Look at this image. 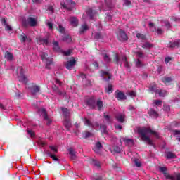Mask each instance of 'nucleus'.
<instances>
[{
    "instance_id": "774afa93",
    "label": "nucleus",
    "mask_w": 180,
    "mask_h": 180,
    "mask_svg": "<svg viewBox=\"0 0 180 180\" xmlns=\"http://www.w3.org/2000/svg\"><path fill=\"white\" fill-rule=\"evenodd\" d=\"M47 26H48V27H49L51 30L53 29V23H52V22H47Z\"/></svg>"
},
{
    "instance_id": "72a5a7b5",
    "label": "nucleus",
    "mask_w": 180,
    "mask_h": 180,
    "mask_svg": "<svg viewBox=\"0 0 180 180\" xmlns=\"http://www.w3.org/2000/svg\"><path fill=\"white\" fill-rule=\"evenodd\" d=\"M103 58L105 63H110V61H112L110 57H109V56L106 53L103 54Z\"/></svg>"
},
{
    "instance_id": "4468645a",
    "label": "nucleus",
    "mask_w": 180,
    "mask_h": 180,
    "mask_svg": "<svg viewBox=\"0 0 180 180\" xmlns=\"http://www.w3.org/2000/svg\"><path fill=\"white\" fill-rule=\"evenodd\" d=\"M124 117H126V115L123 113H118L115 115V119L119 123H123L124 122Z\"/></svg>"
},
{
    "instance_id": "f704fd0d",
    "label": "nucleus",
    "mask_w": 180,
    "mask_h": 180,
    "mask_svg": "<svg viewBox=\"0 0 180 180\" xmlns=\"http://www.w3.org/2000/svg\"><path fill=\"white\" fill-rule=\"evenodd\" d=\"M167 158L168 160H172L173 158H176V155H175V154L172 153V152H167Z\"/></svg>"
},
{
    "instance_id": "4d7b16f0",
    "label": "nucleus",
    "mask_w": 180,
    "mask_h": 180,
    "mask_svg": "<svg viewBox=\"0 0 180 180\" xmlns=\"http://www.w3.org/2000/svg\"><path fill=\"white\" fill-rule=\"evenodd\" d=\"M172 176H174L176 180H180V173H175Z\"/></svg>"
},
{
    "instance_id": "e433bc0d",
    "label": "nucleus",
    "mask_w": 180,
    "mask_h": 180,
    "mask_svg": "<svg viewBox=\"0 0 180 180\" xmlns=\"http://www.w3.org/2000/svg\"><path fill=\"white\" fill-rule=\"evenodd\" d=\"M162 82H164V84L167 85V84H169V82H172V78L165 77L162 79Z\"/></svg>"
},
{
    "instance_id": "09e8293b",
    "label": "nucleus",
    "mask_w": 180,
    "mask_h": 180,
    "mask_svg": "<svg viewBox=\"0 0 180 180\" xmlns=\"http://www.w3.org/2000/svg\"><path fill=\"white\" fill-rule=\"evenodd\" d=\"M112 150L115 153H119L122 151V149H120V147L115 146H113Z\"/></svg>"
},
{
    "instance_id": "bb28decb",
    "label": "nucleus",
    "mask_w": 180,
    "mask_h": 180,
    "mask_svg": "<svg viewBox=\"0 0 180 180\" xmlns=\"http://www.w3.org/2000/svg\"><path fill=\"white\" fill-rule=\"evenodd\" d=\"M27 22L30 26H35L37 22L36 21V18L30 17L27 19Z\"/></svg>"
},
{
    "instance_id": "6e6552de",
    "label": "nucleus",
    "mask_w": 180,
    "mask_h": 180,
    "mask_svg": "<svg viewBox=\"0 0 180 180\" xmlns=\"http://www.w3.org/2000/svg\"><path fill=\"white\" fill-rule=\"evenodd\" d=\"M84 122L85 124H86L87 126H89L91 129H94V130H98V129H99V123L98 122L92 123L91 120H89L86 117L84 119Z\"/></svg>"
},
{
    "instance_id": "6ab92c4d",
    "label": "nucleus",
    "mask_w": 180,
    "mask_h": 180,
    "mask_svg": "<svg viewBox=\"0 0 180 180\" xmlns=\"http://www.w3.org/2000/svg\"><path fill=\"white\" fill-rule=\"evenodd\" d=\"M148 115L151 116L153 119H157L158 117V112L155 110L151 108L148 112Z\"/></svg>"
},
{
    "instance_id": "338daca9",
    "label": "nucleus",
    "mask_w": 180,
    "mask_h": 180,
    "mask_svg": "<svg viewBox=\"0 0 180 180\" xmlns=\"http://www.w3.org/2000/svg\"><path fill=\"white\" fill-rule=\"evenodd\" d=\"M71 52H72L71 49H69V50L64 52V55L65 56H70L71 54Z\"/></svg>"
},
{
    "instance_id": "69168bd1",
    "label": "nucleus",
    "mask_w": 180,
    "mask_h": 180,
    "mask_svg": "<svg viewBox=\"0 0 180 180\" xmlns=\"http://www.w3.org/2000/svg\"><path fill=\"white\" fill-rule=\"evenodd\" d=\"M86 86H92V82H91V80L86 81Z\"/></svg>"
},
{
    "instance_id": "393cba45",
    "label": "nucleus",
    "mask_w": 180,
    "mask_h": 180,
    "mask_svg": "<svg viewBox=\"0 0 180 180\" xmlns=\"http://www.w3.org/2000/svg\"><path fill=\"white\" fill-rule=\"evenodd\" d=\"M88 29H89V27H88V25L83 24V25H82V26L80 27V30H79V33L80 34H82V33H85V32H86V30H88Z\"/></svg>"
},
{
    "instance_id": "423d86ee",
    "label": "nucleus",
    "mask_w": 180,
    "mask_h": 180,
    "mask_svg": "<svg viewBox=\"0 0 180 180\" xmlns=\"http://www.w3.org/2000/svg\"><path fill=\"white\" fill-rule=\"evenodd\" d=\"M114 61L117 64H120V63H123L125 67H129V64L127 63V58L124 56H122V58H120L119 56H117V54H115L114 58Z\"/></svg>"
},
{
    "instance_id": "864d4df0",
    "label": "nucleus",
    "mask_w": 180,
    "mask_h": 180,
    "mask_svg": "<svg viewBox=\"0 0 180 180\" xmlns=\"http://www.w3.org/2000/svg\"><path fill=\"white\" fill-rule=\"evenodd\" d=\"M105 20H108V21L112 20V15L110 13H106Z\"/></svg>"
},
{
    "instance_id": "39448f33",
    "label": "nucleus",
    "mask_w": 180,
    "mask_h": 180,
    "mask_svg": "<svg viewBox=\"0 0 180 180\" xmlns=\"http://www.w3.org/2000/svg\"><path fill=\"white\" fill-rule=\"evenodd\" d=\"M49 148L51 152H50L49 150H46V154H47V155H49L50 158H52L53 161H58V158H57V156H56L55 155L56 153H58V148H57V146H50Z\"/></svg>"
},
{
    "instance_id": "4c0bfd02",
    "label": "nucleus",
    "mask_w": 180,
    "mask_h": 180,
    "mask_svg": "<svg viewBox=\"0 0 180 180\" xmlns=\"http://www.w3.org/2000/svg\"><path fill=\"white\" fill-rule=\"evenodd\" d=\"M75 63H76L75 59L70 60L69 62H68L66 68H70V67H72L75 65Z\"/></svg>"
},
{
    "instance_id": "aec40b11",
    "label": "nucleus",
    "mask_w": 180,
    "mask_h": 180,
    "mask_svg": "<svg viewBox=\"0 0 180 180\" xmlns=\"http://www.w3.org/2000/svg\"><path fill=\"white\" fill-rule=\"evenodd\" d=\"M63 124L68 130H70V129H71V126H72L71 121L70 120V118H65Z\"/></svg>"
},
{
    "instance_id": "5fc2aeb1",
    "label": "nucleus",
    "mask_w": 180,
    "mask_h": 180,
    "mask_svg": "<svg viewBox=\"0 0 180 180\" xmlns=\"http://www.w3.org/2000/svg\"><path fill=\"white\" fill-rule=\"evenodd\" d=\"M60 33H65V29L64 28V27L59 25V29H58Z\"/></svg>"
},
{
    "instance_id": "2eb2a0df",
    "label": "nucleus",
    "mask_w": 180,
    "mask_h": 180,
    "mask_svg": "<svg viewBox=\"0 0 180 180\" xmlns=\"http://www.w3.org/2000/svg\"><path fill=\"white\" fill-rule=\"evenodd\" d=\"M69 154L70 155V160L75 161L77 160V155H75V150L72 148L68 149Z\"/></svg>"
},
{
    "instance_id": "1a4fd4ad",
    "label": "nucleus",
    "mask_w": 180,
    "mask_h": 180,
    "mask_svg": "<svg viewBox=\"0 0 180 180\" xmlns=\"http://www.w3.org/2000/svg\"><path fill=\"white\" fill-rule=\"evenodd\" d=\"M101 77L105 80V81H110L112 79V74L108 71H103L101 70L100 72Z\"/></svg>"
},
{
    "instance_id": "e2e57ef3",
    "label": "nucleus",
    "mask_w": 180,
    "mask_h": 180,
    "mask_svg": "<svg viewBox=\"0 0 180 180\" xmlns=\"http://www.w3.org/2000/svg\"><path fill=\"white\" fill-rule=\"evenodd\" d=\"M173 126H174L175 127H180V122H173Z\"/></svg>"
},
{
    "instance_id": "37998d69",
    "label": "nucleus",
    "mask_w": 180,
    "mask_h": 180,
    "mask_svg": "<svg viewBox=\"0 0 180 180\" xmlns=\"http://www.w3.org/2000/svg\"><path fill=\"white\" fill-rule=\"evenodd\" d=\"M136 37L139 40H146V36L143 34H140V33L136 34Z\"/></svg>"
},
{
    "instance_id": "5701e85b",
    "label": "nucleus",
    "mask_w": 180,
    "mask_h": 180,
    "mask_svg": "<svg viewBox=\"0 0 180 180\" xmlns=\"http://www.w3.org/2000/svg\"><path fill=\"white\" fill-rule=\"evenodd\" d=\"M62 112L63 113V116L65 119H70V110L63 108H62Z\"/></svg>"
},
{
    "instance_id": "58836bf2",
    "label": "nucleus",
    "mask_w": 180,
    "mask_h": 180,
    "mask_svg": "<svg viewBox=\"0 0 180 180\" xmlns=\"http://www.w3.org/2000/svg\"><path fill=\"white\" fill-rule=\"evenodd\" d=\"M159 170L160 172L163 173L164 176H165V174H168L167 171H168V169L166 167H159Z\"/></svg>"
},
{
    "instance_id": "20e7f679",
    "label": "nucleus",
    "mask_w": 180,
    "mask_h": 180,
    "mask_svg": "<svg viewBox=\"0 0 180 180\" xmlns=\"http://www.w3.org/2000/svg\"><path fill=\"white\" fill-rule=\"evenodd\" d=\"M149 91L153 94H155V95L159 94V96H167V91L163 89H157V84L155 83H151L149 86Z\"/></svg>"
},
{
    "instance_id": "a878e982",
    "label": "nucleus",
    "mask_w": 180,
    "mask_h": 180,
    "mask_svg": "<svg viewBox=\"0 0 180 180\" xmlns=\"http://www.w3.org/2000/svg\"><path fill=\"white\" fill-rule=\"evenodd\" d=\"M179 46H180V40L176 39V41H174L170 44L169 47H171V49H175V47H179Z\"/></svg>"
},
{
    "instance_id": "4be33fe9",
    "label": "nucleus",
    "mask_w": 180,
    "mask_h": 180,
    "mask_svg": "<svg viewBox=\"0 0 180 180\" xmlns=\"http://www.w3.org/2000/svg\"><path fill=\"white\" fill-rule=\"evenodd\" d=\"M100 129L103 134H109V132L108 131V127L105 124H100Z\"/></svg>"
},
{
    "instance_id": "de8ad7c7",
    "label": "nucleus",
    "mask_w": 180,
    "mask_h": 180,
    "mask_svg": "<svg viewBox=\"0 0 180 180\" xmlns=\"http://www.w3.org/2000/svg\"><path fill=\"white\" fill-rule=\"evenodd\" d=\"M127 95H129V96H131V98H134L136 97V91H127Z\"/></svg>"
},
{
    "instance_id": "052dcab7",
    "label": "nucleus",
    "mask_w": 180,
    "mask_h": 180,
    "mask_svg": "<svg viewBox=\"0 0 180 180\" xmlns=\"http://www.w3.org/2000/svg\"><path fill=\"white\" fill-rule=\"evenodd\" d=\"M171 20H172L173 22H178V21H179V18L176 17V16H172L171 18Z\"/></svg>"
},
{
    "instance_id": "ddd939ff",
    "label": "nucleus",
    "mask_w": 180,
    "mask_h": 180,
    "mask_svg": "<svg viewBox=\"0 0 180 180\" xmlns=\"http://www.w3.org/2000/svg\"><path fill=\"white\" fill-rule=\"evenodd\" d=\"M118 40L120 41H126L127 40V34L123 30H120L117 34Z\"/></svg>"
},
{
    "instance_id": "9b49d317",
    "label": "nucleus",
    "mask_w": 180,
    "mask_h": 180,
    "mask_svg": "<svg viewBox=\"0 0 180 180\" xmlns=\"http://www.w3.org/2000/svg\"><path fill=\"white\" fill-rule=\"evenodd\" d=\"M60 5L63 8H65V9L71 10V6L74 5V3L72 2V0H64V1L60 3Z\"/></svg>"
},
{
    "instance_id": "13d9d810",
    "label": "nucleus",
    "mask_w": 180,
    "mask_h": 180,
    "mask_svg": "<svg viewBox=\"0 0 180 180\" xmlns=\"http://www.w3.org/2000/svg\"><path fill=\"white\" fill-rule=\"evenodd\" d=\"M6 30L7 31V32H11V30H12V27H11L9 25H8V24H6Z\"/></svg>"
},
{
    "instance_id": "7ed1b4c3",
    "label": "nucleus",
    "mask_w": 180,
    "mask_h": 180,
    "mask_svg": "<svg viewBox=\"0 0 180 180\" xmlns=\"http://www.w3.org/2000/svg\"><path fill=\"white\" fill-rule=\"evenodd\" d=\"M15 72L20 82H22V84H25V85L27 84V82H29V79H27V77L25 75V69L18 68L16 69Z\"/></svg>"
},
{
    "instance_id": "473e14b6",
    "label": "nucleus",
    "mask_w": 180,
    "mask_h": 180,
    "mask_svg": "<svg viewBox=\"0 0 180 180\" xmlns=\"http://www.w3.org/2000/svg\"><path fill=\"white\" fill-rule=\"evenodd\" d=\"M5 58H6L8 61H12V59L13 58V56L10 52H6L5 53Z\"/></svg>"
},
{
    "instance_id": "603ef678",
    "label": "nucleus",
    "mask_w": 180,
    "mask_h": 180,
    "mask_svg": "<svg viewBox=\"0 0 180 180\" xmlns=\"http://www.w3.org/2000/svg\"><path fill=\"white\" fill-rule=\"evenodd\" d=\"M27 133L31 136V137H34L36 134H34V131L32 130H27Z\"/></svg>"
},
{
    "instance_id": "9d476101",
    "label": "nucleus",
    "mask_w": 180,
    "mask_h": 180,
    "mask_svg": "<svg viewBox=\"0 0 180 180\" xmlns=\"http://www.w3.org/2000/svg\"><path fill=\"white\" fill-rule=\"evenodd\" d=\"M115 95L117 101H126V99H127V97L122 91H117L115 92Z\"/></svg>"
},
{
    "instance_id": "bf43d9fd",
    "label": "nucleus",
    "mask_w": 180,
    "mask_h": 180,
    "mask_svg": "<svg viewBox=\"0 0 180 180\" xmlns=\"http://www.w3.org/2000/svg\"><path fill=\"white\" fill-rule=\"evenodd\" d=\"M154 103L155 105L159 106L160 105H161V103H162V101L161 100H155Z\"/></svg>"
},
{
    "instance_id": "b1692460",
    "label": "nucleus",
    "mask_w": 180,
    "mask_h": 180,
    "mask_svg": "<svg viewBox=\"0 0 180 180\" xmlns=\"http://www.w3.org/2000/svg\"><path fill=\"white\" fill-rule=\"evenodd\" d=\"M20 41L22 43H25V41L30 42L32 41V39H30V37H27L25 34H22L20 35Z\"/></svg>"
},
{
    "instance_id": "c03bdc74",
    "label": "nucleus",
    "mask_w": 180,
    "mask_h": 180,
    "mask_svg": "<svg viewBox=\"0 0 180 180\" xmlns=\"http://www.w3.org/2000/svg\"><path fill=\"white\" fill-rule=\"evenodd\" d=\"M53 49L55 51H60V46H58V42L57 41L53 42Z\"/></svg>"
},
{
    "instance_id": "f257e3e1",
    "label": "nucleus",
    "mask_w": 180,
    "mask_h": 180,
    "mask_svg": "<svg viewBox=\"0 0 180 180\" xmlns=\"http://www.w3.org/2000/svg\"><path fill=\"white\" fill-rule=\"evenodd\" d=\"M138 133L143 141L147 143L149 146H154V142L150 138V136H147V134H153L156 139H160V134L158 132L153 131L150 127H141L138 129Z\"/></svg>"
},
{
    "instance_id": "c85d7f7f",
    "label": "nucleus",
    "mask_w": 180,
    "mask_h": 180,
    "mask_svg": "<svg viewBox=\"0 0 180 180\" xmlns=\"http://www.w3.org/2000/svg\"><path fill=\"white\" fill-rule=\"evenodd\" d=\"M123 141L125 146H133V139L123 138Z\"/></svg>"
},
{
    "instance_id": "a18cd8bd",
    "label": "nucleus",
    "mask_w": 180,
    "mask_h": 180,
    "mask_svg": "<svg viewBox=\"0 0 180 180\" xmlns=\"http://www.w3.org/2000/svg\"><path fill=\"white\" fill-rule=\"evenodd\" d=\"M38 144L40 147H41L42 148L46 147V146H47V142L44 141H38Z\"/></svg>"
},
{
    "instance_id": "c756f323",
    "label": "nucleus",
    "mask_w": 180,
    "mask_h": 180,
    "mask_svg": "<svg viewBox=\"0 0 180 180\" xmlns=\"http://www.w3.org/2000/svg\"><path fill=\"white\" fill-rule=\"evenodd\" d=\"M63 41H65V43H71L72 41V39L71 38V36L70 35H65L63 39Z\"/></svg>"
},
{
    "instance_id": "7c9ffc66",
    "label": "nucleus",
    "mask_w": 180,
    "mask_h": 180,
    "mask_svg": "<svg viewBox=\"0 0 180 180\" xmlns=\"http://www.w3.org/2000/svg\"><path fill=\"white\" fill-rule=\"evenodd\" d=\"M104 2H105V5L108 8L105 11H109V10H110L113 8V5L112 4V1H107L106 0H104Z\"/></svg>"
},
{
    "instance_id": "8fccbe9b",
    "label": "nucleus",
    "mask_w": 180,
    "mask_h": 180,
    "mask_svg": "<svg viewBox=\"0 0 180 180\" xmlns=\"http://www.w3.org/2000/svg\"><path fill=\"white\" fill-rule=\"evenodd\" d=\"M113 86L112 84H109L108 88L106 89V92L108 94H111V92H113Z\"/></svg>"
},
{
    "instance_id": "2f4dec72",
    "label": "nucleus",
    "mask_w": 180,
    "mask_h": 180,
    "mask_svg": "<svg viewBox=\"0 0 180 180\" xmlns=\"http://www.w3.org/2000/svg\"><path fill=\"white\" fill-rule=\"evenodd\" d=\"M165 178L167 180H176L172 174H169V173H165Z\"/></svg>"
},
{
    "instance_id": "49530a36",
    "label": "nucleus",
    "mask_w": 180,
    "mask_h": 180,
    "mask_svg": "<svg viewBox=\"0 0 180 180\" xmlns=\"http://www.w3.org/2000/svg\"><path fill=\"white\" fill-rule=\"evenodd\" d=\"M104 118L105 120H107L108 123H112V118L109 115H106V113H104Z\"/></svg>"
},
{
    "instance_id": "cd10ccee",
    "label": "nucleus",
    "mask_w": 180,
    "mask_h": 180,
    "mask_svg": "<svg viewBox=\"0 0 180 180\" xmlns=\"http://www.w3.org/2000/svg\"><path fill=\"white\" fill-rule=\"evenodd\" d=\"M102 143H101V142H97L95 145V147L94 148V151H95V153H99V151L101 150V148H102Z\"/></svg>"
},
{
    "instance_id": "f3484780",
    "label": "nucleus",
    "mask_w": 180,
    "mask_h": 180,
    "mask_svg": "<svg viewBox=\"0 0 180 180\" xmlns=\"http://www.w3.org/2000/svg\"><path fill=\"white\" fill-rule=\"evenodd\" d=\"M69 22H70V25L75 27L78 26V19L75 17H70L69 18Z\"/></svg>"
},
{
    "instance_id": "0eeeda50",
    "label": "nucleus",
    "mask_w": 180,
    "mask_h": 180,
    "mask_svg": "<svg viewBox=\"0 0 180 180\" xmlns=\"http://www.w3.org/2000/svg\"><path fill=\"white\" fill-rule=\"evenodd\" d=\"M39 113H41L44 120H46L47 123V126H50V124H51V119H50V117H49V115H47V111L46 110V109L44 108H39Z\"/></svg>"
},
{
    "instance_id": "680f3d73",
    "label": "nucleus",
    "mask_w": 180,
    "mask_h": 180,
    "mask_svg": "<svg viewBox=\"0 0 180 180\" xmlns=\"http://www.w3.org/2000/svg\"><path fill=\"white\" fill-rule=\"evenodd\" d=\"M172 60V58L171 57L165 58V62L166 64H168V63H169V61H171Z\"/></svg>"
},
{
    "instance_id": "79ce46f5",
    "label": "nucleus",
    "mask_w": 180,
    "mask_h": 180,
    "mask_svg": "<svg viewBox=\"0 0 180 180\" xmlns=\"http://www.w3.org/2000/svg\"><path fill=\"white\" fill-rule=\"evenodd\" d=\"M83 136H84V139H88V137L92 136L93 134H92V133L86 131H84V132L83 133Z\"/></svg>"
},
{
    "instance_id": "0e129e2a",
    "label": "nucleus",
    "mask_w": 180,
    "mask_h": 180,
    "mask_svg": "<svg viewBox=\"0 0 180 180\" xmlns=\"http://www.w3.org/2000/svg\"><path fill=\"white\" fill-rule=\"evenodd\" d=\"M94 165L97 167V168H101V162L94 161Z\"/></svg>"
},
{
    "instance_id": "dca6fc26",
    "label": "nucleus",
    "mask_w": 180,
    "mask_h": 180,
    "mask_svg": "<svg viewBox=\"0 0 180 180\" xmlns=\"http://www.w3.org/2000/svg\"><path fill=\"white\" fill-rule=\"evenodd\" d=\"M30 89L32 95H36L37 93L40 92V86H32Z\"/></svg>"
},
{
    "instance_id": "6e6d98bb",
    "label": "nucleus",
    "mask_w": 180,
    "mask_h": 180,
    "mask_svg": "<svg viewBox=\"0 0 180 180\" xmlns=\"http://www.w3.org/2000/svg\"><path fill=\"white\" fill-rule=\"evenodd\" d=\"M124 5H125V6H129V5H131V1H130V0H124Z\"/></svg>"
},
{
    "instance_id": "f03ea898",
    "label": "nucleus",
    "mask_w": 180,
    "mask_h": 180,
    "mask_svg": "<svg viewBox=\"0 0 180 180\" xmlns=\"http://www.w3.org/2000/svg\"><path fill=\"white\" fill-rule=\"evenodd\" d=\"M85 103L90 109H98L101 111L103 109V101L101 100H97L95 96L89 97L85 98Z\"/></svg>"
},
{
    "instance_id": "a211bd4d",
    "label": "nucleus",
    "mask_w": 180,
    "mask_h": 180,
    "mask_svg": "<svg viewBox=\"0 0 180 180\" xmlns=\"http://www.w3.org/2000/svg\"><path fill=\"white\" fill-rule=\"evenodd\" d=\"M37 43L38 44H45V45H47V44H49V39L47 38L39 37V38L37 39Z\"/></svg>"
},
{
    "instance_id": "412c9836",
    "label": "nucleus",
    "mask_w": 180,
    "mask_h": 180,
    "mask_svg": "<svg viewBox=\"0 0 180 180\" xmlns=\"http://www.w3.org/2000/svg\"><path fill=\"white\" fill-rule=\"evenodd\" d=\"M87 16H89V18L90 19H94L95 18V15H96V12H94V10L92 8H89L87 11Z\"/></svg>"
},
{
    "instance_id": "3c124183",
    "label": "nucleus",
    "mask_w": 180,
    "mask_h": 180,
    "mask_svg": "<svg viewBox=\"0 0 180 180\" xmlns=\"http://www.w3.org/2000/svg\"><path fill=\"white\" fill-rule=\"evenodd\" d=\"M56 94L60 96H65V91H61V90H57Z\"/></svg>"
},
{
    "instance_id": "c9c22d12",
    "label": "nucleus",
    "mask_w": 180,
    "mask_h": 180,
    "mask_svg": "<svg viewBox=\"0 0 180 180\" xmlns=\"http://www.w3.org/2000/svg\"><path fill=\"white\" fill-rule=\"evenodd\" d=\"M133 162L138 168H140V167H141V162H140V160L138 158H134Z\"/></svg>"
},
{
    "instance_id": "ea45409f",
    "label": "nucleus",
    "mask_w": 180,
    "mask_h": 180,
    "mask_svg": "<svg viewBox=\"0 0 180 180\" xmlns=\"http://www.w3.org/2000/svg\"><path fill=\"white\" fill-rule=\"evenodd\" d=\"M93 36L98 40L102 39V34L101 32H93Z\"/></svg>"
},
{
    "instance_id": "f8f14e48",
    "label": "nucleus",
    "mask_w": 180,
    "mask_h": 180,
    "mask_svg": "<svg viewBox=\"0 0 180 180\" xmlns=\"http://www.w3.org/2000/svg\"><path fill=\"white\" fill-rule=\"evenodd\" d=\"M41 60L46 63V65H50L53 63V60H51V58H47V56H49L47 53L42 52L40 54Z\"/></svg>"
},
{
    "instance_id": "a19ab883",
    "label": "nucleus",
    "mask_w": 180,
    "mask_h": 180,
    "mask_svg": "<svg viewBox=\"0 0 180 180\" xmlns=\"http://www.w3.org/2000/svg\"><path fill=\"white\" fill-rule=\"evenodd\" d=\"M142 47L143 49H151V47H153V44H150L149 42H146L142 45Z\"/></svg>"
}]
</instances>
